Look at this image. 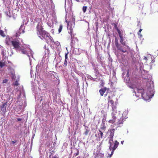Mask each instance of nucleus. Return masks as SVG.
I'll use <instances>...</instances> for the list:
<instances>
[{"instance_id": "1", "label": "nucleus", "mask_w": 158, "mask_h": 158, "mask_svg": "<svg viewBox=\"0 0 158 158\" xmlns=\"http://www.w3.org/2000/svg\"><path fill=\"white\" fill-rule=\"evenodd\" d=\"M114 95L113 94L111 96L109 95L108 97V107L110 104V106L112 108V116L113 119L112 120H110L109 121V122L110 123H113L115 122L116 117L115 116V114L117 112V110H116V107L115 105L114 104V101L112 99L113 96H114Z\"/></svg>"}, {"instance_id": "2", "label": "nucleus", "mask_w": 158, "mask_h": 158, "mask_svg": "<svg viewBox=\"0 0 158 158\" xmlns=\"http://www.w3.org/2000/svg\"><path fill=\"white\" fill-rule=\"evenodd\" d=\"M36 28L37 30V33L38 36L41 39H48L50 36V34L48 32L43 30L42 26V23H39L37 24Z\"/></svg>"}, {"instance_id": "3", "label": "nucleus", "mask_w": 158, "mask_h": 158, "mask_svg": "<svg viewBox=\"0 0 158 158\" xmlns=\"http://www.w3.org/2000/svg\"><path fill=\"white\" fill-rule=\"evenodd\" d=\"M126 44L125 47L121 45L120 44L118 43V39L117 38H115V44L116 47L118 50L119 52L123 53H126L127 52V49L129 48V47Z\"/></svg>"}, {"instance_id": "4", "label": "nucleus", "mask_w": 158, "mask_h": 158, "mask_svg": "<svg viewBox=\"0 0 158 158\" xmlns=\"http://www.w3.org/2000/svg\"><path fill=\"white\" fill-rule=\"evenodd\" d=\"M137 92H135V91H134V92L135 93V95L138 97H139L141 96L144 99H145L146 98V95H147L148 97H149V96H152V94H148V93L147 94H145L144 92V89L143 88H141L140 89L137 88Z\"/></svg>"}, {"instance_id": "5", "label": "nucleus", "mask_w": 158, "mask_h": 158, "mask_svg": "<svg viewBox=\"0 0 158 158\" xmlns=\"http://www.w3.org/2000/svg\"><path fill=\"white\" fill-rule=\"evenodd\" d=\"M111 140H110L109 143L110 144V146L109 147V149L110 150H111V153L110 155L111 156L113 153L114 151L118 147L119 145V143L117 141H115L114 143H111Z\"/></svg>"}, {"instance_id": "6", "label": "nucleus", "mask_w": 158, "mask_h": 158, "mask_svg": "<svg viewBox=\"0 0 158 158\" xmlns=\"http://www.w3.org/2000/svg\"><path fill=\"white\" fill-rule=\"evenodd\" d=\"M21 44L19 40L17 39L13 40L11 45L13 47V48L17 49L19 48Z\"/></svg>"}, {"instance_id": "7", "label": "nucleus", "mask_w": 158, "mask_h": 158, "mask_svg": "<svg viewBox=\"0 0 158 158\" xmlns=\"http://www.w3.org/2000/svg\"><path fill=\"white\" fill-rule=\"evenodd\" d=\"M8 102L3 103L0 105V112L2 114H4L6 112V107L7 105Z\"/></svg>"}, {"instance_id": "8", "label": "nucleus", "mask_w": 158, "mask_h": 158, "mask_svg": "<svg viewBox=\"0 0 158 158\" xmlns=\"http://www.w3.org/2000/svg\"><path fill=\"white\" fill-rule=\"evenodd\" d=\"M117 31L120 38V42L121 44L123 46H126L127 42L125 41H124V39L125 38V37H123V34L119 29Z\"/></svg>"}, {"instance_id": "9", "label": "nucleus", "mask_w": 158, "mask_h": 158, "mask_svg": "<svg viewBox=\"0 0 158 158\" xmlns=\"http://www.w3.org/2000/svg\"><path fill=\"white\" fill-rule=\"evenodd\" d=\"M99 132L98 133L97 135L96 134L95 136L97 137L96 140L97 141L101 140V139L103 137V132L99 129H98Z\"/></svg>"}, {"instance_id": "10", "label": "nucleus", "mask_w": 158, "mask_h": 158, "mask_svg": "<svg viewBox=\"0 0 158 158\" xmlns=\"http://www.w3.org/2000/svg\"><path fill=\"white\" fill-rule=\"evenodd\" d=\"M68 33L70 35L71 37V43H73V36H74L73 34V28L72 26H71L70 27H69L68 29Z\"/></svg>"}, {"instance_id": "11", "label": "nucleus", "mask_w": 158, "mask_h": 158, "mask_svg": "<svg viewBox=\"0 0 158 158\" xmlns=\"http://www.w3.org/2000/svg\"><path fill=\"white\" fill-rule=\"evenodd\" d=\"M17 49L19 51H20L23 54H27V52L26 50V48H25L23 46H20L19 48H18Z\"/></svg>"}, {"instance_id": "12", "label": "nucleus", "mask_w": 158, "mask_h": 158, "mask_svg": "<svg viewBox=\"0 0 158 158\" xmlns=\"http://www.w3.org/2000/svg\"><path fill=\"white\" fill-rule=\"evenodd\" d=\"M13 39L12 38H10L9 36H7L5 40V43L7 45H11Z\"/></svg>"}, {"instance_id": "13", "label": "nucleus", "mask_w": 158, "mask_h": 158, "mask_svg": "<svg viewBox=\"0 0 158 158\" xmlns=\"http://www.w3.org/2000/svg\"><path fill=\"white\" fill-rule=\"evenodd\" d=\"M115 130L114 129H112L109 130L110 132V135L109 136V137L110 138V140L113 141V137L114 136Z\"/></svg>"}, {"instance_id": "14", "label": "nucleus", "mask_w": 158, "mask_h": 158, "mask_svg": "<svg viewBox=\"0 0 158 158\" xmlns=\"http://www.w3.org/2000/svg\"><path fill=\"white\" fill-rule=\"evenodd\" d=\"M107 89L106 87H104L103 88H102L99 90V92L101 95L102 96L104 93L107 90Z\"/></svg>"}, {"instance_id": "15", "label": "nucleus", "mask_w": 158, "mask_h": 158, "mask_svg": "<svg viewBox=\"0 0 158 158\" xmlns=\"http://www.w3.org/2000/svg\"><path fill=\"white\" fill-rule=\"evenodd\" d=\"M3 60H2V61H0V67L1 68H2L5 66H7L6 65L7 61L5 60L3 61Z\"/></svg>"}, {"instance_id": "16", "label": "nucleus", "mask_w": 158, "mask_h": 158, "mask_svg": "<svg viewBox=\"0 0 158 158\" xmlns=\"http://www.w3.org/2000/svg\"><path fill=\"white\" fill-rule=\"evenodd\" d=\"M123 123V119L121 118L116 123V125L118 127H119L122 126Z\"/></svg>"}, {"instance_id": "17", "label": "nucleus", "mask_w": 158, "mask_h": 158, "mask_svg": "<svg viewBox=\"0 0 158 158\" xmlns=\"http://www.w3.org/2000/svg\"><path fill=\"white\" fill-rule=\"evenodd\" d=\"M11 76V78L12 80H15L16 78V77L15 74V72L12 71L10 72Z\"/></svg>"}, {"instance_id": "18", "label": "nucleus", "mask_w": 158, "mask_h": 158, "mask_svg": "<svg viewBox=\"0 0 158 158\" xmlns=\"http://www.w3.org/2000/svg\"><path fill=\"white\" fill-rule=\"evenodd\" d=\"M106 126L105 125H103L102 126L100 127V130H103V131L104 132L105 130H106Z\"/></svg>"}, {"instance_id": "19", "label": "nucleus", "mask_w": 158, "mask_h": 158, "mask_svg": "<svg viewBox=\"0 0 158 158\" xmlns=\"http://www.w3.org/2000/svg\"><path fill=\"white\" fill-rule=\"evenodd\" d=\"M48 38L50 40L51 42L54 43V40H53L52 37L50 35V36H48Z\"/></svg>"}, {"instance_id": "20", "label": "nucleus", "mask_w": 158, "mask_h": 158, "mask_svg": "<svg viewBox=\"0 0 158 158\" xmlns=\"http://www.w3.org/2000/svg\"><path fill=\"white\" fill-rule=\"evenodd\" d=\"M0 35L3 37H5L6 36L3 31L2 30H0Z\"/></svg>"}, {"instance_id": "21", "label": "nucleus", "mask_w": 158, "mask_h": 158, "mask_svg": "<svg viewBox=\"0 0 158 158\" xmlns=\"http://www.w3.org/2000/svg\"><path fill=\"white\" fill-rule=\"evenodd\" d=\"M63 28V26L62 25H60L59 26V28L58 29V32L59 33H60Z\"/></svg>"}, {"instance_id": "22", "label": "nucleus", "mask_w": 158, "mask_h": 158, "mask_svg": "<svg viewBox=\"0 0 158 158\" xmlns=\"http://www.w3.org/2000/svg\"><path fill=\"white\" fill-rule=\"evenodd\" d=\"M44 48H45V49L46 50V51L45 52H47L48 54L49 55L50 53L49 50V49L48 48H46V47L45 45L44 46Z\"/></svg>"}, {"instance_id": "23", "label": "nucleus", "mask_w": 158, "mask_h": 158, "mask_svg": "<svg viewBox=\"0 0 158 158\" xmlns=\"http://www.w3.org/2000/svg\"><path fill=\"white\" fill-rule=\"evenodd\" d=\"M87 8V7L86 6H84L83 7L82 10L83 12L85 13L86 12V9Z\"/></svg>"}, {"instance_id": "24", "label": "nucleus", "mask_w": 158, "mask_h": 158, "mask_svg": "<svg viewBox=\"0 0 158 158\" xmlns=\"http://www.w3.org/2000/svg\"><path fill=\"white\" fill-rule=\"evenodd\" d=\"M85 132H84V134L85 135H87L88 134V133L89 132V130L87 129H85Z\"/></svg>"}, {"instance_id": "25", "label": "nucleus", "mask_w": 158, "mask_h": 158, "mask_svg": "<svg viewBox=\"0 0 158 158\" xmlns=\"http://www.w3.org/2000/svg\"><path fill=\"white\" fill-rule=\"evenodd\" d=\"M68 63L67 60H65L63 66L64 67H66L67 64Z\"/></svg>"}, {"instance_id": "26", "label": "nucleus", "mask_w": 158, "mask_h": 158, "mask_svg": "<svg viewBox=\"0 0 158 158\" xmlns=\"http://www.w3.org/2000/svg\"><path fill=\"white\" fill-rule=\"evenodd\" d=\"M109 91V89H107V90L106 94H105L104 96H105V97L107 95V94H108V93H112V92L111 91L110 92Z\"/></svg>"}, {"instance_id": "27", "label": "nucleus", "mask_w": 158, "mask_h": 158, "mask_svg": "<svg viewBox=\"0 0 158 158\" xmlns=\"http://www.w3.org/2000/svg\"><path fill=\"white\" fill-rule=\"evenodd\" d=\"M113 25L114 26V27L115 29L117 31L119 29L118 28L117 24L116 23H113Z\"/></svg>"}, {"instance_id": "28", "label": "nucleus", "mask_w": 158, "mask_h": 158, "mask_svg": "<svg viewBox=\"0 0 158 158\" xmlns=\"http://www.w3.org/2000/svg\"><path fill=\"white\" fill-rule=\"evenodd\" d=\"M68 54H69V52H67V53H65V60H67V59L68 58Z\"/></svg>"}, {"instance_id": "29", "label": "nucleus", "mask_w": 158, "mask_h": 158, "mask_svg": "<svg viewBox=\"0 0 158 158\" xmlns=\"http://www.w3.org/2000/svg\"><path fill=\"white\" fill-rule=\"evenodd\" d=\"M19 85V84L18 83L17 81H16L15 82V83L14 84V85H15V86H18Z\"/></svg>"}, {"instance_id": "30", "label": "nucleus", "mask_w": 158, "mask_h": 158, "mask_svg": "<svg viewBox=\"0 0 158 158\" xmlns=\"http://www.w3.org/2000/svg\"><path fill=\"white\" fill-rule=\"evenodd\" d=\"M142 29H140L139 30V32H138V34L139 35H140V37H142V35H140V33H141V31H142Z\"/></svg>"}, {"instance_id": "31", "label": "nucleus", "mask_w": 158, "mask_h": 158, "mask_svg": "<svg viewBox=\"0 0 158 158\" xmlns=\"http://www.w3.org/2000/svg\"><path fill=\"white\" fill-rule=\"evenodd\" d=\"M7 81L8 80L6 79H5L3 81L2 83H6L7 82Z\"/></svg>"}, {"instance_id": "32", "label": "nucleus", "mask_w": 158, "mask_h": 158, "mask_svg": "<svg viewBox=\"0 0 158 158\" xmlns=\"http://www.w3.org/2000/svg\"><path fill=\"white\" fill-rule=\"evenodd\" d=\"M129 71L128 69L127 71V77H129Z\"/></svg>"}, {"instance_id": "33", "label": "nucleus", "mask_w": 158, "mask_h": 158, "mask_svg": "<svg viewBox=\"0 0 158 158\" xmlns=\"http://www.w3.org/2000/svg\"><path fill=\"white\" fill-rule=\"evenodd\" d=\"M47 24H48V25L49 26V27H52V26L53 25V24L51 25V24H49V23H48Z\"/></svg>"}, {"instance_id": "34", "label": "nucleus", "mask_w": 158, "mask_h": 158, "mask_svg": "<svg viewBox=\"0 0 158 158\" xmlns=\"http://www.w3.org/2000/svg\"><path fill=\"white\" fill-rule=\"evenodd\" d=\"M23 27V25H21L20 27V28H19V31H21L22 30V28Z\"/></svg>"}, {"instance_id": "35", "label": "nucleus", "mask_w": 158, "mask_h": 158, "mask_svg": "<svg viewBox=\"0 0 158 158\" xmlns=\"http://www.w3.org/2000/svg\"><path fill=\"white\" fill-rule=\"evenodd\" d=\"M52 158H58L57 157V156L56 155H55L54 156H52Z\"/></svg>"}, {"instance_id": "36", "label": "nucleus", "mask_w": 158, "mask_h": 158, "mask_svg": "<svg viewBox=\"0 0 158 158\" xmlns=\"http://www.w3.org/2000/svg\"><path fill=\"white\" fill-rule=\"evenodd\" d=\"M16 141L15 140V141H11V143L13 144H14L15 143H16Z\"/></svg>"}, {"instance_id": "37", "label": "nucleus", "mask_w": 158, "mask_h": 158, "mask_svg": "<svg viewBox=\"0 0 158 158\" xmlns=\"http://www.w3.org/2000/svg\"><path fill=\"white\" fill-rule=\"evenodd\" d=\"M17 119L18 121H20L22 120V119L20 118H17Z\"/></svg>"}, {"instance_id": "38", "label": "nucleus", "mask_w": 158, "mask_h": 158, "mask_svg": "<svg viewBox=\"0 0 158 158\" xmlns=\"http://www.w3.org/2000/svg\"><path fill=\"white\" fill-rule=\"evenodd\" d=\"M52 34H54V30L53 29L52 30Z\"/></svg>"}, {"instance_id": "39", "label": "nucleus", "mask_w": 158, "mask_h": 158, "mask_svg": "<svg viewBox=\"0 0 158 158\" xmlns=\"http://www.w3.org/2000/svg\"><path fill=\"white\" fill-rule=\"evenodd\" d=\"M124 142V141H123H123H121V143L122 144H123V143Z\"/></svg>"}, {"instance_id": "40", "label": "nucleus", "mask_w": 158, "mask_h": 158, "mask_svg": "<svg viewBox=\"0 0 158 158\" xmlns=\"http://www.w3.org/2000/svg\"><path fill=\"white\" fill-rule=\"evenodd\" d=\"M19 36V34H18L17 33H16V37H17V36Z\"/></svg>"}, {"instance_id": "41", "label": "nucleus", "mask_w": 158, "mask_h": 158, "mask_svg": "<svg viewBox=\"0 0 158 158\" xmlns=\"http://www.w3.org/2000/svg\"><path fill=\"white\" fill-rule=\"evenodd\" d=\"M79 154V152H77L76 153V156H77Z\"/></svg>"}, {"instance_id": "42", "label": "nucleus", "mask_w": 158, "mask_h": 158, "mask_svg": "<svg viewBox=\"0 0 158 158\" xmlns=\"http://www.w3.org/2000/svg\"><path fill=\"white\" fill-rule=\"evenodd\" d=\"M7 15L9 17H11V16H10V15H9L7 14Z\"/></svg>"}, {"instance_id": "43", "label": "nucleus", "mask_w": 158, "mask_h": 158, "mask_svg": "<svg viewBox=\"0 0 158 158\" xmlns=\"http://www.w3.org/2000/svg\"><path fill=\"white\" fill-rule=\"evenodd\" d=\"M67 24L68 25H69V22H67Z\"/></svg>"}, {"instance_id": "44", "label": "nucleus", "mask_w": 158, "mask_h": 158, "mask_svg": "<svg viewBox=\"0 0 158 158\" xmlns=\"http://www.w3.org/2000/svg\"><path fill=\"white\" fill-rule=\"evenodd\" d=\"M22 30L23 31V33H24V31H23V30Z\"/></svg>"}, {"instance_id": "45", "label": "nucleus", "mask_w": 158, "mask_h": 158, "mask_svg": "<svg viewBox=\"0 0 158 158\" xmlns=\"http://www.w3.org/2000/svg\"><path fill=\"white\" fill-rule=\"evenodd\" d=\"M11 99H12L11 100H12L13 99V98L12 97H11Z\"/></svg>"}, {"instance_id": "46", "label": "nucleus", "mask_w": 158, "mask_h": 158, "mask_svg": "<svg viewBox=\"0 0 158 158\" xmlns=\"http://www.w3.org/2000/svg\"><path fill=\"white\" fill-rule=\"evenodd\" d=\"M7 61L8 62V63H10V62L8 61V60H7Z\"/></svg>"}, {"instance_id": "47", "label": "nucleus", "mask_w": 158, "mask_h": 158, "mask_svg": "<svg viewBox=\"0 0 158 158\" xmlns=\"http://www.w3.org/2000/svg\"><path fill=\"white\" fill-rule=\"evenodd\" d=\"M10 97H9V100H10Z\"/></svg>"}, {"instance_id": "48", "label": "nucleus", "mask_w": 158, "mask_h": 158, "mask_svg": "<svg viewBox=\"0 0 158 158\" xmlns=\"http://www.w3.org/2000/svg\"><path fill=\"white\" fill-rule=\"evenodd\" d=\"M102 143H100V145H101V144Z\"/></svg>"}]
</instances>
